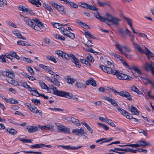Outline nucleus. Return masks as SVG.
<instances>
[{
    "instance_id": "1",
    "label": "nucleus",
    "mask_w": 154,
    "mask_h": 154,
    "mask_svg": "<svg viewBox=\"0 0 154 154\" xmlns=\"http://www.w3.org/2000/svg\"><path fill=\"white\" fill-rule=\"evenodd\" d=\"M106 16L107 17H101L99 14H97L95 16V17L102 22H104L107 20L109 22L111 23L113 25L115 26H119V22L121 21L120 19L113 17L109 13H106Z\"/></svg>"
},
{
    "instance_id": "2",
    "label": "nucleus",
    "mask_w": 154,
    "mask_h": 154,
    "mask_svg": "<svg viewBox=\"0 0 154 154\" xmlns=\"http://www.w3.org/2000/svg\"><path fill=\"white\" fill-rule=\"evenodd\" d=\"M56 54L59 57H61L63 59H69V58L71 60V61L73 62L79 68L81 67V65L79 63V60L72 53L66 54L62 51L58 50L55 51Z\"/></svg>"
},
{
    "instance_id": "3",
    "label": "nucleus",
    "mask_w": 154,
    "mask_h": 154,
    "mask_svg": "<svg viewBox=\"0 0 154 154\" xmlns=\"http://www.w3.org/2000/svg\"><path fill=\"white\" fill-rule=\"evenodd\" d=\"M113 69V72L112 74L116 75L117 77L120 80H131L132 78L130 76L126 75L120 72L119 70H114Z\"/></svg>"
},
{
    "instance_id": "4",
    "label": "nucleus",
    "mask_w": 154,
    "mask_h": 154,
    "mask_svg": "<svg viewBox=\"0 0 154 154\" xmlns=\"http://www.w3.org/2000/svg\"><path fill=\"white\" fill-rule=\"evenodd\" d=\"M23 20L26 23V24L29 26L31 28L36 30H40V27H41L38 26V25H36L29 18L25 17L24 18Z\"/></svg>"
},
{
    "instance_id": "5",
    "label": "nucleus",
    "mask_w": 154,
    "mask_h": 154,
    "mask_svg": "<svg viewBox=\"0 0 154 154\" xmlns=\"http://www.w3.org/2000/svg\"><path fill=\"white\" fill-rule=\"evenodd\" d=\"M117 109L119 112H120L122 115L125 116L127 119H134V121L135 122H138L137 119L133 117L132 114L129 113L124 109L120 107H117Z\"/></svg>"
},
{
    "instance_id": "6",
    "label": "nucleus",
    "mask_w": 154,
    "mask_h": 154,
    "mask_svg": "<svg viewBox=\"0 0 154 154\" xmlns=\"http://www.w3.org/2000/svg\"><path fill=\"white\" fill-rule=\"evenodd\" d=\"M110 90H112L115 93V94H118L121 96L126 97L129 100H131L132 99L131 95L128 92L123 91L121 92H118L113 88H110Z\"/></svg>"
},
{
    "instance_id": "7",
    "label": "nucleus",
    "mask_w": 154,
    "mask_h": 154,
    "mask_svg": "<svg viewBox=\"0 0 154 154\" xmlns=\"http://www.w3.org/2000/svg\"><path fill=\"white\" fill-rule=\"evenodd\" d=\"M57 130L60 133L69 134L70 133V128L59 124L57 125Z\"/></svg>"
},
{
    "instance_id": "8",
    "label": "nucleus",
    "mask_w": 154,
    "mask_h": 154,
    "mask_svg": "<svg viewBox=\"0 0 154 154\" xmlns=\"http://www.w3.org/2000/svg\"><path fill=\"white\" fill-rule=\"evenodd\" d=\"M67 98L68 99H72L79 101V98L76 97L75 95H72L71 93H69L68 92L63 91L61 96Z\"/></svg>"
},
{
    "instance_id": "9",
    "label": "nucleus",
    "mask_w": 154,
    "mask_h": 154,
    "mask_svg": "<svg viewBox=\"0 0 154 154\" xmlns=\"http://www.w3.org/2000/svg\"><path fill=\"white\" fill-rule=\"evenodd\" d=\"M144 69L147 72H149L150 70L151 72L154 70V63L151 62L150 63H146L143 66Z\"/></svg>"
},
{
    "instance_id": "10",
    "label": "nucleus",
    "mask_w": 154,
    "mask_h": 154,
    "mask_svg": "<svg viewBox=\"0 0 154 154\" xmlns=\"http://www.w3.org/2000/svg\"><path fill=\"white\" fill-rule=\"evenodd\" d=\"M112 68L111 67L105 66H104L101 65L99 66V68L104 72L111 74L113 72V69L114 67V65H112Z\"/></svg>"
},
{
    "instance_id": "11",
    "label": "nucleus",
    "mask_w": 154,
    "mask_h": 154,
    "mask_svg": "<svg viewBox=\"0 0 154 154\" xmlns=\"http://www.w3.org/2000/svg\"><path fill=\"white\" fill-rule=\"evenodd\" d=\"M48 86L50 88V89H52L53 90V94L55 95L59 96H61V95L63 91H58L57 88L54 87L52 85L49 84Z\"/></svg>"
},
{
    "instance_id": "12",
    "label": "nucleus",
    "mask_w": 154,
    "mask_h": 154,
    "mask_svg": "<svg viewBox=\"0 0 154 154\" xmlns=\"http://www.w3.org/2000/svg\"><path fill=\"white\" fill-rule=\"evenodd\" d=\"M1 74L4 76H10L11 77L14 76V73L12 71H9L5 69V71L2 70L0 71Z\"/></svg>"
},
{
    "instance_id": "13",
    "label": "nucleus",
    "mask_w": 154,
    "mask_h": 154,
    "mask_svg": "<svg viewBox=\"0 0 154 154\" xmlns=\"http://www.w3.org/2000/svg\"><path fill=\"white\" fill-rule=\"evenodd\" d=\"M72 132L75 134L76 135L79 136L82 135L83 134H86V133L84 131L83 129L81 128L80 129H75L72 131Z\"/></svg>"
},
{
    "instance_id": "14",
    "label": "nucleus",
    "mask_w": 154,
    "mask_h": 154,
    "mask_svg": "<svg viewBox=\"0 0 154 154\" xmlns=\"http://www.w3.org/2000/svg\"><path fill=\"white\" fill-rule=\"evenodd\" d=\"M38 127L42 130H51L53 131L54 126L52 125H38Z\"/></svg>"
},
{
    "instance_id": "15",
    "label": "nucleus",
    "mask_w": 154,
    "mask_h": 154,
    "mask_svg": "<svg viewBox=\"0 0 154 154\" xmlns=\"http://www.w3.org/2000/svg\"><path fill=\"white\" fill-rule=\"evenodd\" d=\"M60 146L62 147V148L66 149H77L79 148H80L82 147V146H79L77 147H74V146H70L69 145L68 146H64V145H59L57 146L58 147Z\"/></svg>"
},
{
    "instance_id": "16",
    "label": "nucleus",
    "mask_w": 154,
    "mask_h": 154,
    "mask_svg": "<svg viewBox=\"0 0 154 154\" xmlns=\"http://www.w3.org/2000/svg\"><path fill=\"white\" fill-rule=\"evenodd\" d=\"M14 77V76L12 77H11L10 76H9L8 78L6 79V80L7 82L9 83L12 84L15 86H16L19 85V84L17 82L14 80H13V78Z\"/></svg>"
},
{
    "instance_id": "17",
    "label": "nucleus",
    "mask_w": 154,
    "mask_h": 154,
    "mask_svg": "<svg viewBox=\"0 0 154 154\" xmlns=\"http://www.w3.org/2000/svg\"><path fill=\"white\" fill-rule=\"evenodd\" d=\"M118 32L121 34L122 36L125 39L127 38L126 34H128L131 33L130 31L127 28L126 29L125 33L124 32L123 29H119Z\"/></svg>"
},
{
    "instance_id": "18",
    "label": "nucleus",
    "mask_w": 154,
    "mask_h": 154,
    "mask_svg": "<svg viewBox=\"0 0 154 154\" xmlns=\"http://www.w3.org/2000/svg\"><path fill=\"white\" fill-rule=\"evenodd\" d=\"M128 111L133 113L134 114L138 116L139 113L137 109L134 106H128Z\"/></svg>"
},
{
    "instance_id": "19",
    "label": "nucleus",
    "mask_w": 154,
    "mask_h": 154,
    "mask_svg": "<svg viewBox=\"0 0 154 154\" xmlns=\"http://www.w3.org/2000/svg\"><path fill=\"white\" fill-rule=\"evenodd\" d=\"M28 132L30 133H33L37 131L38 129L37 127H34L33 126H29L26 128Z\"/></svg>"
},
{
    "instance_id": "20",
    "label": "nucleus",
    "mask_w": 154,
    "mask_h": 154,
    "mask_svg": "<svg viewBox=\"0 0 154 154\" xmlns=\"http://www.w3.org/2000/svg\"><path fill=\"white\" fill-rule=\"evenodd\" d=\"M144 48L146 50V51H144V53L143 54H145L147 56L148 59H150L149 57L150 56L152 59L154 58V56L152 53L150 52V51L145 46H144Z\"/></svg>"
},
{
    "instance_id": "21",
    "label": "nucleus",
    "mask_w": 154,
    "mask_h": 154,
    "mask_svg": "<svg viewBox=\"0 0 154 154\" xmlns=\"http://www.w3.org/2000/svg\"><path fill=\"white\" fill-rule=\"evenodd\" d=\"M97 3L100 6L103 7L106 6V7H109L110 8H111L109 3L108 2H102L100 1H98Z\"/></svg>"
},
{
    "instance_id": "22",
    "label": "nucleus",
    "mask_w": 154,
    "mask_h": 154,
    "mask_svg": "<svg viewBox=\"0 0 154 154\" xmlns=\"http://www.w3.org/2000/svg\"><path fill=\"white\" fill-rule=\"evenodd\" d=\"M86 85H88L90 84H91L92 86L94 87H96V84L95 82V81L92 78H91L89 80H88L86 82Z\"/></svg>"
},
{
    "instance_id": "23",
    "label": "nucleus",
    "mask_w": 154,
    "mask_h": 154,
    "mask_svg": "<svg viewBox=\"0 0 154 154\" xmlns=\"http://www.w3.org/2000/svg\"><path fill=\"white\" fill-rule=\"evenodd\" d=\"M105 99L110 102L113 106H118V104L113 99L108 97H105Z\"/></svg>"
},
{
    "instance_id": "24",
    "label": "nucleus",
    "mask_w": 154,
    "mask_h": 154,
    "mask_svg": "<svg viewBox=\"0 0 154 154\" xmlns=\"http://www.w3.org/2000/svg\"><path fill=\"white\" fill-rule=\"evenodd\" d=\"M5 132L8 133L10 134L14 135L17 133V132L14 129L11 128H7L5 129Z\"/></svg>"
},
{
    "instance_id": "25",
    "label": "nucleus",
    "mask_w": 154,
    "mask_h": 154,
    "mask_svg": "<svg viewBox=\"0 0 154 154\" xmlns=\"http://www.w3.org/2000/svg\"><path fill=\"white\" fill-rule=\"evenodd\" d=\"M31 90L29 91L32 94L36 96L39 97L40 94L39 93L37 90L35 89V88H31Z\"/></svg>"
},
{
    "instance_id": "26",
    "label": "nucleus",
    "mask_w": 154,
    "mask_h": 154,
    "mask_svg": "<svg viewBox=\"0 0 154 154\" xmlns=\"http://www.w3.org/2000/svg\"><path fill=\"white\" fill-rule=\"evenodd\" d=\"M134 47V48L136 49L139 52L143 54L144 51L140 48L137 43L133 42Z\"/></svg>"
},
{
    "instance_id": "27",
    "label": "nucleus",
    "mask_w": 154,
    "mask_h": 154,
    "mask_svg": "<svg viewBox=\"0 0 154 154\" xmlns=\"http://www.w3.org/2000/svg\"><path fill=\"white\" fill-rule=\"evenodd\" d=\"M53 25L55 28L60 29L62 28H63V27L66 26L67 24L63 25L59 23H54V24H53Z\"/></svg>"
},
{
    "instance_id": "28",
    "label": "nucleus",
    "mask_w": 154,
    "mask_h": 154,
    "mask_svg": "<svg viewBox=\"0 0 154 154\" xmlns=\"http://www.w3.org/2000/svg\"><path fill=\"white\" fill-rule=\"evenodd\" d=\"M81 123L86 127L88 130L89 131L90 133L91 134H92L93 133V130L85 122L83 121L81 122Z\"/></svg>"
},
{
    "instance_id": "29",
    "label": "nucleus",
    "mask_w": 154,
    "mask_h": 154,
    "mask_svg": "<svg viewBox=\"0 0 154 154\" xmlns=\"http://www.w3.org/2000/svg\"><path fill=\"white\" fill-rule=\"evenodd\" d=\"M70 119V121H71V122L77 126L80 125V123L79 122V120L78 119H76L75 118L73 117H71Z\"/></svg>"
},
{
    "instance_id": "30",
    "label": "nucleus",
    "mask_w": 154,
    "mask_h": 154,
    "mask_svg": "<svg viewBox=\"0 0 154 154\" xmlns=\"http://www.w3.org/2000/svg\"><path fill=\"white\" fill-rule=\"evenodd\" d=\"M39 85L41 88L44 89H46L48 91H49L50 88L45 83L42 81H40L39 82Z\"/></svg>"
},
{
    "instance_id": "31",
    "label": "nucleus",
    "mask_w": 154,
    "mask_h": 154,
    "mask_svg": "<svg viewBox=\"0 0 154 154\" xmlns=\"http://www.w3.org/2000/svg\"><path fill=\"white\" fill-rule=\"evenodd\" d=\"M9 53L12 56V57H13V60L14 61L15 58H16L17 60L19 59V57L17 55L16 53L15 52L12 51L9 52Z\"/></svg>"
},
{
    "instance_id": "32",
    "label": "nucleus",
    "mask_w": 154,
    "mask_h": 154,
    "mask_svg": "<svg viewBox=\"0 0 154 154\" xmlns=\"http://www.w3.org/2000/svg\"><path fill=\"white\" fill-rule=\"evenodd\" d=\"M86 58L88 60V61L91 63H93L94 61V60L92 57L91 56L89 53L86 54L85 55Z\"/></svg>"
},
{
    "instance_id": "33",
    "label": "nucleus",
    "mask_w": 154,
    "mask_h": 154,
    "mask_svg": "<svg viewBox=\"0 0 154 154\" xmlns=\"http://www.w3.org/2000/svg\"><path fill=\"white\" fill-rule=\"evenodd\" d=\"M65 81L69 84H72L75 81V80L73 79H72L69 76H67L65 79Z\"/></svg>"
},
{
    "instance_id": "34",
    "label": "nucleus",
    "mask_w": 154,
    "mask_h": 154,
    "mask_svg": "<svg viewBox=\"0 0 154 154\" xmlns=\"http://www.w3.org/2000/svg\"><path fill=\"white\" fill-rule=\"evenodd\" d=\"M31 111L33 113L37 114L38 112V110L36 106H27Z\"/></svg>"
},
{
    "instance_id": "35",
    "label": "nucleus",
    "mask_w": 154,
    "mask_h": 154,
    "mask_svg": "<svg viewBox=\"0 0 154 154\" xmlns=\"http://www.w3.org/2000/svg\"><path fill=\"white\" fill-rule=\"evenodd\" d=\"M76 86L78 88H85L86 87V85L82 83L79 82H76L75 84Z\"/></svg>"
},
{
    "instance_id": "36",
    "label": "nucleus",
    "mask_w": 154,
    "mask_h": 154,
    "mask_svg": "<svg viewBox=\"0 0 154 154\" xmlns=\"http://www.w3.org/2000/svg\"><path fill=\"white\" fill-rule=\"evenodd\" d=\"M83 33L84 35H85L87 38L88 37L90 38L95 39L96 38L93 35L91 34V33L88 32H83Z\"/></svg>"
},
{
    "instance_id": "37",
    "label": "nucleus",
    "mask_w": 154,
    "mask_h": 154,
    "mask_svg": "<svg viewBox=\"0 0 154 154\" xmlns=\"http://www.w3.org/2000/svg\"><path fill=\"white\" fill-rule=\"evenodd\" d=\"M33 20L36 23L37 25L41 27H43L44 26V25L39 21L38 19L36 18H35L33 19Z\"/></svg>"
},
{
    "instance_id": "38",
    "label": "nucleus",
    "mask_w": 154,
    "mask_h": 154,
    "mask_svg": "<svg viewBox=\"0 0 154 154\" xmlns=\"http://www.w3.org/2000/svg\"><path fill=\"white\" fill-rule=\"evenodd\" d=\"M79 5L81 7L84 8L88 9L89 5L83 2H80L79 3Z\"/></svg>"
},
{
    "instance_id": "39",
    "label": "nucleus",
    "mask_w": 154,
    "mask_h": 154,
    "mask_svg": "<svg viewBox=\"0 0 154 154\" xmlns=\"http://www.w3.org/2000/svg\"><path fill=\"white\" fill-rule=\"evenodd\" d=\"M131 69L136 72L137 73L139 74H141L142 73L139 69L137 67L134 66H132L131 67Z\"/></svg>"
},
{
    "instance_id": "40",
    "label": "nucleus",
    "mask_w": 154,
    "mask_h": 154,
    "mask_svg": "<svg viewBox=\"0 0 154 154\" xmlns=\"http://www.w3.org/2000/svg\"><path fill=\"white\" fill-rule=\"evenodd\" d=\"M59 77H56L54 78V80H52V82L55 85L57 86H60V82L59 81L57 80Z\"/></svg>"
},
{
    "instance_id": "41",
    "label": "nucleus",
    "mask_w": 154,
    "mask_h": 154,
    "mask_svg": "<svg viewBox=\"0 0 154 154\" xmlns=\"http://www.w3.org/2000/svg\"><path fill=\"white\" fill-rule=\"evenodd\" d=\"M43 6L47 10L51 12H53V10L48 5V4H46L44 3L43 4Z\"/></svg>"
},
{
    "instance_id": "42",
    "label": "nucleus",
    "mask_w": 154,
    "mask_h": 154,
    "mask_svg": "<svg viewBox=\"0 0 154 154\" xmlns=\"http://www.w3.org/2000/svg\"><path fill=\"white\" fill-rule=\"evenodd\" d=\"M42 144H41V143L36 144L30 146L29 147L32 149H38L40 148H42Z\"/></svg>"
},
{
    "instance_id": "43",
    "label": "nucleus",
    "mask_w": 154,
    "mask_h": 154,
    "mask_svg": "<svg viewBox=\"0 0 154 154\" xmlns=\"http://www.w3.org/2000/svg\"><path fill=\"white\" fill-rule=\"evenodd\" d=\"M21 85L24 88L27 89L29 91L31 89V87H30L26 82L21 83Z\"/></svg>"
},
{
    "instance_id": "44",
    "label": "nucleus",
    "mask_w": 154,
    "mask_h": 154,
    "mask_svg": "<svg viewBox=\"0 0 154 154\" xmlns=\"http://www.w3.org/2000/svg\"><path fill=\"white\" fill-rule=\"evenodd\" d=\"M138 141L140 143V146L141 147H145L149 144V143H147L146 141L143 140H142Z\"/></svg>"
},
{
    "instance_id": "45",
    "label": "nucleus",
    "mask_w": 154,
    "mask_h": 154,
    "mask_svg": "<svg viewBox=\"0 0 154 154\" xmlns=\"http://www.w3.org/2000/svg\"><path fill=\"white\" fill-rule=\"evenodd\" d=\"M78 23L80 25H81L82 27L85 29H90L91 28L88 25L81 21L78 22Z\"/></svg>"
},
{
    "instance_id": "46",
    "label": "nucleus",
    "mask_w": 154,
    "mask_h": 154,
    "mask_svg": "<svg viewBox=\"0 0 154 154\" xmlns=\"http://www.w3.org/2000/svg\"><path fill=\"white\" fill-rule=\"evenodd\" d=\"M115 46L117 49L122 53L123 54L124 52L122 51V49L123 48V46H122L118 44H117L115 45Z\"/></svg>"
},
{
    "instance_id": "47",
    "label": "nucleus",
    "mask_w": 154,
    "mask_h": 154,
    "mask_svg": "<svg viewBox=\"0 0 154 154\" xmlns=\"http://www.w3.org/2000/svg\"><path fill=\"white\" fill-rule=\"evenodd\" d=\"M20 141L25 143H31L32 142V140L31 139H27L25 138H20Z\"/></svg>"
},
{
    "instance_id": "48",
    "label": "nucleus",
    "mask_w": 154,
    "mask_h": 154,
    "mask_svg": "<svg viewBox=\"0 0 154 154\" xmlns=\"http://www.w3.org/2000/svg\"><path fill=\"white\" fill-rule=\"evenodd\" d=\"M58 8H57V9L58 11L60 12H63L64 13H65V9L64 8V7L63 5H59L58 6Z\"/></svg>"
},
{
    "instance_id": "49",
    "label": "nucleus",
    "mask_w": 154,
    "mask_h": 154,
    "mask_svg": "<svg viewBox=\"0 0 154 154\" xmlns=\"http://www.w3.org/2000/svg\"><path fill=\"white\" fill-rule=\"evenodd\" d=\"M97 124L100 127H101V128H103L105 130L107 131L109 129V127L106 125L100 123H97Z\"/></svg>"
},
{
    "instance_id": "50",
    "label": "nucleus",
    "mask_w": 154,
    "mask_h": 154,
    "mask_svg": "<svg viewBox=\"0 0 154 154\" xmlns=\"http://www.w3.org/2000/svg\"><path fill=\"white\" fill-rule=\"evenodd\" d=\"M46 58L47 60L51 61L54 63H56L57 62V61L55 58L52 56L49 55L47 56H46Z\"/></svg>"
},
{
    "instance_id": "51",
    "label": "nucleus",
    "mask_w": 154,
    "mask_h": 154,
    "mask_svg": "<svg viewBox=\"0 0 154 154\" xmlns=\"http://www.w3.org/2000/svg\"><path fill=\"white\" fill-rule=\"evenodd\" d=\"M143 82L146 85H147L149 84H150L151 85H152V83H153L154 82V81H151L147 77L146 78V80L144 81Z\"/></svg>"
},
{
    "instance_id": "52",
    "label": "nucleus",
    "mask_w": 154,
    "mask_h": 154,
    "mask_svg": "<svg viewBox=\"0 0 154 154\" xmlns=\"http://www.w3.org/2000/svg\"><path fill=\"white\" fill-rule=\"evenodd\" d=\"M20 45L28 46L31 45L28 44L27 42L20 40Z\"/></svg>"
},
{
    "instance_id": "53",
    "label": "nucleus",
    "mask_w": 154,
    "mask_h": 154,
    "mask_svg": "<svg viewBox=\"0 0 154 154\" xmlns=\"http://www.w3.org/2000/svg\"><path fill=\"white\" fill-rule=\"evenodd\" d=\"M21 58L23 61L26 62L27 63H32L33 62V61L30 60L29 58L23 57H21Z\"/></svg>"
},
{
    "instance_id": "54",
    "label": "nucleus",
    "mask_w": 154,
    "mask_h": 154,
    "mask_svg": "<svg viewBox=\"0 0 154 154\" xmlns=\"http://www.w3.org/2000/svg\"><path fill=\"white\" fill-rule=\"evenodd\" d=\"M54 36L57 39H60L62 41H64L65 40V38L64 37L61 36L59 35L56 34L54 35Z\"/></svg>"
},
{
    "instance_id": "55",
    "label": "nucleus",
    "mask_w": 154,
    "mask_h": 154,
    "mask_svg": "<svg viewBox=\"0 0 154 154\" xmlns=\"http://www.w3.org/2000/svg\"><path fill=\"white\" fill-rule=\"evenodd\" d=\"M39 66L44 69L45 70L48 71H50V69L48 66H45L42 64H40Z\"/></svg>"
},
{
    "instance_id": "56",
    "label": "nucleus",
    "mask_w": 154,
    "mask_h": 154,
    "mask_svg": "<svg viewBox=\"0 0 154 154\" xmlns=\"http://www.w3.org/2000/svg\"><path fill=\"white\" fill-rule=\"evenodd\" d=\"M67 35L66 36L72 39H73L75 38L74 34L71 32L70 31H69V33H67Z\"/></svg>"
},
{
    "instance_id": "57",
    "label": "nucleus",
    "mask_w": 154,
    "mask_h": 154,
    "mask_svg": "<svg viewBox=\"0 0 154 154\" xmlns=\"http://www.w3.org/2000/svg\"><path fill=\"white\" fill-rule=\"evenodd\" d=\"M137 151V149H133L129 148H126V152H129L131 153H135Z\"/></svg>"
},
{
    "instance_id": "58",
    "label": "nucleus",
    "mask_w": 154,
    "mask_h": 154,
    "mask_svg": "<svg viewBox=\"0 0 154 154\" xmlns=\"http://www.w3.org/2000/svg\"><path fill=\"white\" fill-rule=\"evenodd\" d=\"M124 19H125V20L127 21V23H128L130 27L132 25L131 22L132 20L130 18H128L127 17H125Z\"/></svg>"
},
{
    "instance_id": "59",
    "label": "nucleus",
    "mask_w": 154,
    "mask_h": 154,
    "mask_svg": "<svg viewBox=\"0 0 154 154\" xmlns=\"http://www.w3.org/2000/svg\"><path fill=\"white\" fill-rule=\"evenodd\" d=\"M69 4L73 8H77L78 7V6L77 4L72 2H69Z\"/></svg>"
},
{
    "instance_id": "60",
    "label": "nucleus",
    "mask_w": 154,
    "mask_h": 154,
    "mask_svg": "<svg viewBox=\"0 0 154 154\" xmlns=\"http://www.w3.org/2000/svg\"><path fill=\"white\" fill-rule=\"evenodd\" d=\"M49 4L52 5L56 9L58 8V6L59 5L57 3L50 1L49 2Z\"/></svg>"
},
{
    "instance_id": "61",
    "label": "nucleus",
    "mask_w": 154,
    "mask_h": 154,
    "mask_svg": "<svg viewBox=\"0 0 154 154\" xmlns=\"http://www.w3.org/2000/svg\"><path fill=\"white\" fill-rule=\"evenodd\" d=\"M122 54L128 59H131L132 58V55L130 54H127L124 52Z\"/></svg>"
},
{
    "instance_id": "62",
    "label": "nucleus",
    "mask_w": 154,
    "mask_h": 154,
    "mask_svg": "<svg viewBox=\"0 0 154 154\" xmlns=\"http://www.w3.org/2000/svg\"><path fill=\"white\" fill-rule=\"evenodd\" d=\"M4 56L5 57H6L7 58H8L12 62H14V61L13 60V57H12V56H11V55L9 53H6L5 54Z\"/></svg>"
},
{
    "instance_id": "63",
    "label": "nucleus",
    "mask_w": 154,
    "mask_h": 154,
    "mask_svg": "<svg viewBox=\"0 0 154 154\" xmlns=\"http://www.w3.org/2000/svg\"><path fill=\"white\" fill-rule=\"evenodd\" d=\"M49 109L54 111L62 112L63 111V110L60 108H49Z\"/></svg>"
},
{
    "instance_id": "64",
    "label": "nucleus",
    "mask_w": 154,
    "mask_h": 154,
    "mask_svg": "<svg viewBox=\"0 0 154 154\" xmlns=\"http://www.w3.org/2000/svg\"><path fill=\"white\" fill-rule=\"evenodd\" d=\"M32 102L34 103L35 105H38V103H39V104L40 103V101L38 100L32 99Z\"/></svg>"
}]
</instances>
